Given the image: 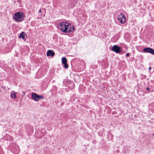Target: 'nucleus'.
<instances>
[{
  "instance_id": "nucleus-1",
  "label": "nucleus",
  "mask_w": 154,
  "mask_h": 154,
  "mask_svg": "<svg viewBox=\"0 0 154 154\" xmlns=\"http://www.w3.org/2000/svg\"><path fill=\"white\" fill-rule=\"evenodd\" d=\"M60 29L64 32L70 33L75 30L73 26H72L69 23L66 22H62L60 23Z\"/></svg>"
},
{
  "instance_id": "nucleus-8",
  "label": "nucleus",
  "mask_w": 154,
  "mask_h": 154,
  "mask_svg": "<svg viewBox=\"0 0 154 154\" xmlns=\"http://www.w3.org/2000/svg\"><path fill=\"white\" fill-rule=\"evenodd\" d=\"M14 18L17 21H19V11L14 14Z\"/></svg>"
},
{
  "instance_id": "nucleus-3",
  "label": "nucleus",
  "mask_w": 154,
  "mask_h": 154,
  "mask_svg": "<svg viewBox=\"0 0 154 154\" xmlns=\"http://www.w3.org/2000/svg\"><path fill=\"white\" fill-rule=\"evenodd\" d=\"M117 19L119 21L120 23L122 24H124L126 21V18L125 15L123 13H121L117 17Z\"/></svg>"
},
{
  "instance_id": "nucleus-12",
  "label": "nucleus",
  "mask_w": 154,
  "mask_h": 154,
  "mask_svg": "<svg viewBox=\"0 0 154 154\" xmlns=\"http://www.w3.org/2000/svg\"><path fill=\"white\" fill-rule=\"evenodd\" d=\"M11 97H14V99L16 98V95L15 92H12L11 95Z\"/></svg>"
},
{
  "instance_id": "nucleus-9",
  "label": "nucleus",
  "mask_w": 154,
  "mask_h": 154,
  "mask_svg": "<svg viewBox=\"0 0 154 154\" xmlns=\"http://www.w3.org/2000/svg\"><path fill=\"white\" fill-rule=\"evenodd\" d=\"M149 108L150 109L154 112V102L152 103L149 105Z\"/></svg>"
},
{
  "instance_id": "nucleus-20",
  "label": "nucleus",
  "mask_w": 154,
  "mask_h": 154,
  "mask_svg": "<svg viewBox=\"0 0 154 154\" xmlns=\"http://www.w3.org/2000/svg\"><path fill=\"white\" fill-rule=\"evenodd\" d=\"M47 85H48V82H47Z\"/></svg>"
},
{
  "instance_id": "nucleus-16",
  "label": "nucleus",
  "mask_w": 154,
  "mask_h": 154,
  "mask_svg": "<svg viewBox=\"0 0 154 154\" xmlns=\"http://www.w3.org/2000/svg\"><path fill=\"white\" fill-rule=\"evenodd\" d=\"M146 90L148 91H149V90H150V89L149 88H146Z\"/></svg>"
},
{
  "instance_id": "nucleus-13",
  "label": "nucleus",
  "mask_w": 154,
  "mask_h": 154,
  "mask_svg": "<svg viewBox=\"0 0 154 154\" xmlns=\"http://www.w3.org/2000/svg\"><path fill=\"white\" fill-rule=\"evenodd\" d=\"M7 137L8 138L6 139V140H10L11 139V137L8 135L6 134L4 137Z\"/></svg>"
},
{
  "instance_id": "nucleus-18",
  "label": "nucleus",
  "mask_w": 154,
  "mask_h": 154,
  "mask_svg": "<svg viewBox=\"0 0 154 154\" xmlns=\"http://www.w3.org/2000/svg\"><path fill=\"white\" fill-rule=\"evenodd\" d=\"M149 70H151V67H149Z\"/></svg>"
},
{
  "instance_id": "nucleus-17",
  "label": "nucleus",
  "mask_w": 154,
  "mask_h": 154,
  "mask_svg": "<svg viewBox=\"0 0 154 154\" xmlns=\"http://www.w3.org/2000/svg\"><path fill=\"white\" fill-rule=\"evenodd\" d=\"M41 9H40L39 11V13H41Z\"/></svg>"
},
{
  "instance_id": "nucleus-7",
  "label": "nucleus",
  "mask_w": 154,
  "mask_h": 154,
  "mask_svg": "<svg viewBox=\"0 0 154 154\" xmlns=\"http://www.w3.org/2000/svg\"><path fill=\"white\" fill-rule=\"evenodd\" d=\"M55 54V53L52 50H48L47 53V56L53 57Z\"/></svg>"
},
{
  "instance_id": "nucleus-11",
  "label": "nucleus",
  "mask_w": 154,
  "mask_h": 154,
  "mask_svg": "<svg viewBox=\"0 0 154 154\" xmlns=\"http://www.w3.org/2000/svg\"><path fill=\"white\" fill-rule=\"evenodd\" d=\"M62 62L63 64H66V63H67V59L65 57H63L62 58Z\"/></svg>"
},
{
  "instance_id": "nucleus-5",
  "label": "nucleus",
  "mask_w": 154,
  "mask_h": 154,
  "mask_svg": "<svg viewBox=\"0 0 154 154\" xmlns=\"http://www.w3.org/2000/svg\"><path fill=\"white\" fill-rule=\"evenodd\" d=\"M143 51L145 53H149L154 55V50L150 48L146 47L143 49Z\"/></svg>"
},
{
  "instance_id": "nucleus-19",
  "label": "nucleus",
  "mask_w": 154,
  "mask_h": 154,
  "mask_svg": "<svg viewBox=\"0 0 154 154\" xmlns=\"http://www.w3.org/2000/svg\"><path fill=\"white\" fill-rule=\"evenodd\" d=\"M18 37L19 38V35L18 36Z\"/></svg>"
},
{
  "instance_id": "nucleus-6",
  "label": "nucleus",
  "mask_w": 154,
  "mask_h": 154,
  "mask_svg": "<svg viewBox=\"0 0 154 154\" xmlns=\"http://www.w3.org/2000/svg\"><path fill=\"white\" fill-rule=\"evenodd\" d=\"M27 36L26 34L23 32H22L20 33V38H22L24 41L26 40V37Z\"/></svg>"
},
{
  "instance_id": "nucleus-10",
  "label": "nucleus",
  "mask_w": 154,
  "mask_h": 154,
  "mask_svg": "<svg viewBox=\"0 0 154 154\" xmlns=\"http://www.w3.org/2000/svg\"><path fill=\"white\" fill-rule=\"evenodd\" d=\"M25 17V16L24 15L23 13L20 12V21H22L24 20V18Z\"/></svg>"
},
{
  "instance_id": "nucleus-14",
  "label": "nucleus",
  "mask_w": 154,
  "mask_h": 154,
  "mask_svg": "<svg viewBox=\"0 0 154 154\" xmlns=\"http://www.w3.org/2000/svg\"><path fill=\"white\" fill-rule=\"evenodd\" d=\"M64 65V67L65 68V69H67L68 68V64H67V63H66V64H63Z\"/></svg>"
},
{
  "instance_id": "nucleus-21",
  "label": "nucleus",
  "mask_w": 154,
  "mask_h": 154,
  "mask_svg": "<svg viewBox=\"0 0 154 154\" xmlns=\"http://www.w3.org/2000/svg\"><path fill=\"white\" fill-rule=\"evenodd\" d=\"M19 1V0H17V1H18H18Z\"/></svg>"
},
{
  "instance_id": "nucleus-15",
  "label": "nucleus",
  "mask_w": 154,
  "mask_h": 154,
  "mask_svg": "<svg viewBox=\"0 0 154 154\" xmlns=\"http://www.w3.org/2000/svg\"><path fill=\"white\" fill-rule=\"evenodd\" d=\"M129 54H130L129 53H127L126 54V57H127V58H128V57H129Z\"/></svg>"
},
{
  "instance_id": "nucleus-4",
  "label": "nucleus",
  "mask_w": 154,
  "mask_h": 154,
  "mask_svg": "<svg viewBox=\"0 0 154 154\" xmlns=\"http://www.w3.org/2000/svg\"><path fill=\"white\" fill-rule=\"evenodd\" d=\"M111 50L116 53H119L122 51L121 48L116 45H114L112 47Z\"/></svg>"
},
{
  "instance_id": "nucleus-2",
  "label": "nucleus",
  "mask_w": 154,
  "mask_h": 154,
  "mask_svg": "<svg viewBox=\"0 0 154 154\" xmlns=\"http://www.w3.org/2000/svg\"><path fill=\"white\" fill-rule=\"evenodd\" d=\"M31 96L32 99L36 101H38L39 100L43 99L44 98L43 95H38L35 93H32Z\"/></svg>"
}]
</instances>
